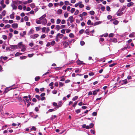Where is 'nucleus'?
<instances>
[{"mask_svg":"<svg viewBox=\"0 0 135 135\" xmlns=\"http://www.w3.org/2000/svg\"><path fill=\"white\" fill-rule=\"evenodd\" d=\"M85 33L88 35H89V30L88 29H87L85 31Z\"/></svg>","mask_w":135,"mask_h":135,"instance_id":"72a5a7b5","label":"nucleus"},{"mask_svg":"<svg viewBox=\"0 0 135 135\" xmlns=\"http://www.w3.org/2000/svg\"><path fill=\"white\" fill-rule=\"evenodd\" d=\"M78 96H76L74 97L72 99V100L73 101H75L78 98Z\"/></svg>","mask_w":135,"mask_h":135,"instance_id":"2f4dec72","label":"nucleus"},{"mask_svg":"<svg viewBox=\"0 0 135 135\" xmlns=\"http://www.w3.org/2000/svg\"><path fill=\"white\" fill-rule=\"evenodd\" d=\"M6 11L5 10H3L2 12V15L3 16H5L6 15Z\"/></svg>","mask_w":135,"mask_h":135,"instance_id":"c756f323","label":"nucleus"},{"mask_svg":"<svg viewBox=\"0 0 135 135\" xmlns=\"http://www.w3.org/2000/svg\"><path fill=\"white\" fill-rule=\"evenodd\" d=\"M10 25L9 24L6 25L4 27L6 28H10Z\"/></svg>","mask_w":135,"mask_h":135,"instance_id":"680f3d73","label":"nucleus"},{"mask_svg":"<svg viewBox=\"0 0 135 135\" xmlns=\"http://www.w3.org/2000/svg\"><path fill=\"white\" fill-rule=\"evenodd\" d=\"M43 21L42 22L43 24L44 25H45L47 23V20L46 18L43 19Z\"/></svg>","mask_w":135,"mask_h":135,"instance_id":"aec40b11","label":"nucleus"},{"mask_svg":"<svg viewBox=\"0 0 135 135\" xmlns=\"http://www.w3.org/2000/svg\"><path fill=\"white\" fill-rule=\"evenodd\" d=\"M93 123H91L90 124L89 126L90 128H91L93 127Z\"/></svg>","mask_w":135,"mask_h":135,"instance_id":"4d7b16f0","label":"nucleus"},{"mask_svg":"<svg viewBox=\"0 0 135 135\" xmlns=\"http://www.w3.org/2000/svg\"><path fill=\"white\" fill-rule=\"evenodd\" d=\"M11 6L13 8V9H17V7L16 5H14V4H13L11 5Z\"/></svg>","mask_w":135,"mask_h":135,"instance_id":"a211bd4d","label":"nucleus"},{"mask_svg":"<svg viewBox=\"0 0 135 135\" xmlns=\"http://www.w3.org/2000/svg\"><path fill=\"white\" fill-rule=\"evenodd\" d=\"M106 9L108 11H109L110 9V7L108 6H107L106 7Z\"/></svg>","mask_w":135,"mask_h":135,"instance_id":"864d4df0","label":"nucleus"},{"mask_svg":"<svg viewBox=\"0 0 135 135\" xmlns=\"http://www.w3.org/2000/svg\"><path fill=\"white\" fill-rule=\"evenodd\" d=\"M122 82H123V83H121V85H124V84H126L128 82L127 81V79H126L123 80H122Z\"/></svg>","mask_w":135,"mask_h":135,"instance_id":"9b49d317","label":"nucleus"},{"mask_svg":"<svg viewBox=\"0 0 135 135\" xmlns=\"http://www.w3.org/2000/svg\"><path fill=\"white\" fill-rule=\"evenodd\" d=\"M35 97L37 98L38 100H40L41 97L40 96L38 95H36L35 96Z\"/></svg>","mask_w":135,"mask_h":135,"instance_id":"5701e85b","label":"nucleus"},{"mask_svg":"<svg viewBox=\"0 0 135 135\" xmlns=\"http://www.w3.org/2000/svg\"><path fill=\"white\" fill-rule=\"evenodd\" d=\"M2 38L4 40H6L7 38V36L5 35H3L2 36Z\"/></svg>","mask_w":135,"mask_h":135,"instance_id":"a19ab883","label":"nucleus"},{"mask_svg":"<svg viewBox=\"0 0 135 135\" xmlns=\"http://www.w3.org/2000/svg\"><path fill=\"white\" fill-rule=\"evenodd\" d=\"M89 13L91 15H93L95 14V12L93 11H91Z\"/></svg>","mask_w":135,"mask_h":135,"instance_id":"c85d7f7f","label":"nucleus"},{"mask_svg":"<svg viewBox=\"0 0 135 135\" xmlns=\"http://www.w3.org/2000/svg\"><path fill=\"white\" fill-rule=\"evenodd\" d=\"M134 32L132 33L131 34L129 35V36L131 37H132L134 36Z\"/></svg>","mask_w":135,"mask_h":135,"instance_id":"412c9836","label":"nucleus"},{"mask_svg":"<svg viewBox=\"0 0 135 135\" xmlns=\"http://www.w3.org/2000/svg\"><path fill=\"white\" fill-rule=\"evenodd\" d=\"M55 110V109H49L48 111L49 112H51L53 111H54Z\"/></svg>","mask_w":135,"mask_h":135,"instance_id":"052dcab7","label":"nucleus"},{"mask_svg":"<svg viewBox=\"0 0 135 135\" xmlns=\"http://www.w3.org/2000/svg\"><path fill=\"white\" fill-rule=\"evenodd\" d=\"M65 4L66 5H68L69 4V2L68 1H66L64 2Z\"/></svg>","mask_w":135,"mask_h":135,"instance_id":"5fc2aeb1","label":"nucleus"},{"mask_svg":"<svg viewBox=\"0 0 135 135\" xmlns=\"http://www.w3.org/2000/svg\"><path fill=\"white\" fill-rule=\"evenodd\" d=\"M113 23L114 25H117L118 23V22L117 20H115L113 22Z\"/></svg>","mask_w":135,"mask_h":135,"instance_id":"79ce46f5","label":"nucleus"},{"mask_svg":"<svg viewBox=\"0 0 135 135\" xmlns=\"http://www.w3.org/2000/svg\"><path fill=\"white\" fill-rule=\"evenodd\" d=\"M79 11L77 9L76 10L74 13V15H77L79 13Z\"/></svg>","mask_w":135,"mask_h":135,"instance_id":"13d9d810","label":"nucleus"},{"mask_svg":"<svg viewBox=\"0 0 135 135\" xmlns=\"http://www.w3.org/2000/svg\"><path fill=\"white\" fill-rule=\"evenodd\" d=\"M34 32V31L33 29H31L28 33V35H31L33 34Z\"/></svg>","mask_w":135,"mask_h":135,"instance_id":"39448f33","label":"nucleus"},{"mask_svg":"<svg viewBox=\"0 0 135 135\" xmlns=\"http://www.w3.org/2000/svg\"><path fill=\"white\" fill-rule=\"evenodd\" d=\"M53 105L54 106L56 107L57 108H59L58 105L56 103L54 102L53 103Z\"/></svg>","mask_w":135,"mask_h":135,"instance_id":"b1692460","label":"nucleus"},{"mask_svg":"<svg viewBox=\"0 0 135 135\" xmlns=\"http://www.w3.org/2000/svg\"><path fill=\"white\" fill-rule=\"evenodd\" d=\"M101 23V22L100 21H99L98 22H96L94 23V26H95L97 25H98L100 24Z\"/></svg>","mask_w":135,"mask_h":135,"instance_id":"ddd939ff","label":"nucleus"},{"mask_svg":"<svg viewBox=\"0 0 135 135\" xmlns=\"http://www.w3.org/2000/svg\"><path fill=\"white\" fill-rule=\"evenodd\" d=\"M40 79V77L39 76H37L35 78V80L36 81H38Z\"/></svg>","mask_w":135,"mask_h":135,"instance_id":"4be33fe9","label":"nucleus"},{"mask_svg":"<svg viewBox=\"0 0 135 135\" xmlns=\"http://www.w3.org/2000/svg\"><path fill=\"white\" fill-rule=\"evenodd\" d=\"M56 28H57V30L58 31L60 29V26L59 25H57L56 26Z\"/></svg>","mask_w":135,"mask_h":135,"instance_id":"bb28decb","label":"nucleus"},{"mask_svg":"<svg viewBox=\"0 0 135 135\" xmlns=\"http://www.w3.org/2000/svg\"><path fill=\"white\" fill-rule=\"evenodd\" d=\"M83 61H80L79 59L76 61V63L78 65H81L82 64H83L84 65L86 64L85 63H83Z\"/></svg>","mask_w":135,"mask_h":135,"instance_id":"7ed1b4c3","label":"nucleus"},{"mask_svg":"<svg viewBox=\"0 0 135 135\" xmlns=\"http://www.w3.org/2000/svg\"><path fill=\"white\" fill-rule=\"evenodd\" d=\"M84 31V30L83 29H81L79 31V33L80 34H81L83 33Z\"/></svg>","mask_w":135,"mask_h":135,"instance_id":"4c0bfd02","label":"nucleus"},{"mask_svg":"<svg viewBox=\"0 0 135 135\" xmlns=\"http://www.w3.org/2000/svg\"><path fill=\"white\" fill-rule=\"evenodd\" d=\"M69 36L70 37L73 38L74 37V36L73 33H70L69 34Z\"/></svg>","mask_w":135,"mask_h":135,"instance_id":"ea45409f","label":"nucleus"},{"mask_svg":"<svg viewBox=\"0 0 135 135\" xmlns=\"http://www.w3.org/2000/svg\"><path fill=\"white\" fill-rule=\"evenodd\" d=\"M22 48L21 51H24L26 49L25 46V47H22Z\"/></svg>","mask_w":135,"mask_h":135,"instance_id":"49530a36","label":"nucleus"},{"mask_svg":"<svg viewBox=\"0 0 135 135\" xmlns=\"http://www.w3.org/2000/svg\"><path fill=\"white\" fill-rule=\"evenodd\" d=\"M14 13L13 12V13L10 15V17L11 19H13L14 18Z\"/></svg>","mask_w":135,"mask_h":135,"instance_id":"dca6fc26","label":"nucleus"},{"mask_svg":"<svg viewBox=\"0 0 135 135\" xmlns=\"http://www.w3.org/2000/svg\"><path fill=\"white\" fill-rule=\"evenodd\" d=\"M62 13V10L61 9H59L57 11V13L58 14H61Z\"/></svg>","mask_w":135,"mask_h":135,"instance_id":"f3484780","label":"nucleus"},{"mask_svg":"<svg viewBox=\"0 0 135 135\" xmlns=\"http://www.w3.org/2000/svg\"><path fill=\"white\" fill-rule=\"evenodd\" d=\"M50 44L52 46H54L55 44V41H54L53 40L51 42Z\"/></svg>","mask_w":135,"mask_h":135,"instance_id":"a878e982","label":"nucleus"},{"mask_svg":"<svg viewBox=\"0 0 135 135\" xmlns=\"http://www.w3.org/2000/svg\"><path fill=\"white\" fill-rule=\"evenodd\" d=\"M53 85H54V83L53 82H51L49 84V86H51L50 88L51 89H53V88H54Z\"/></svg>","mask_w":135,"mask_h":135,"instance_id":"4468645a","label":"nucleus"},{"mask_svg":"<svg viewBox=\"0 0 135 135\" xmlns=\"http://www.w3.org/2000/svg\"><path fill=\"white\" fill-rule=\"evenodd\" d=\"M31 129V130L34 131H36V128L34 126L32 127Z\"/></svg>","mask_w":135,"mask_h":135,"instance_id":"bf43d9fd","label":"nucleus"},{"mask_svg":"<svg viewBox=\"0 0 135 135\" xmlns=\"http://www.w3.org/2000/svg\"><path fill=\"white\" fill-rule=\"evenodd\" d=\"M75 112L77 113L78 114L80 112V109H77L76 110Z\"/></svg>","mask_w":135,"mask_h":135,"instance_id":"69168bd1","label":"nucleus"},{"mask_svg":"<svg viewBox=\"0 0 135 135\" xmlns=\"http://www.w3.org/2000/svg\"><path fill=\"white\" fill-rule=\"evenodd\" d=\"M73 17L72 16H71L70 17H69V18L67 20V21H70V22L71 23L73 22L74 21V20L73 19Z\"/></svg>","mask_w":135,"mask_h":135,"instance_id":"f257e3e1","label":"nucleus"},{"mask_svg":"<svg viewBox=\"0 0 135 135\" xmlns=\"http://www.w3.org/2000/svg\"><path fill=\"white\" fill-rule=\"evenodd\" d=\"M64 85V84L63 83L61 82H60L59 83V87L60 86L61 87L62 86Z\"/></svg>","mask_w":135,"mask_h":135,"instance_id":"6e6d98bb","label":"nucleus"},{"mask_svg":"<svg viewBox=\"0 0 135 135\" xmlns=\"http://www.w3.org/2000/svg\"><path fill=\"white\" fill-rule=\"evenodd\" d=\"M133 4V2H131L128 4L127 6L128 7H129L130 6H132Z\"/></svg>","mask_w":135,"mask_h":135,"instance_id":"f8f14e48","label":"nucleus"},{"mask_svg":"<svg viewBox=\"0 0 135 135\" xmlns=\"http://www.w3.org/2000/svg\"><path fill=\"white\" fill-rule=\"evenodd\" d=\"M22 54V53H20L18 52H17L15 54V56H18L19 55H20Z\"/></svg>","mask_w":135,"mask_h":135,"instance_id":"393cba45","label":"nucleus"},{"mask_svg":"<svg viewBox=\"0 0 135 135\" xmlns=\"http://www.w3.org/2000/svg\"><path fill=\"white\" fill-rule=\"evenodd\" d=\"M61 20L60 19H58L57 20L56 23L59 24L61 22Z\"/></svg>","mask_w":135,"mask_h":135,"instance_id":"f704fd0d","label":"nucleus"},{"mask_svg":"<svg viewBox=\"0 0 135 135\" xmlns=\"http://www.w3.org/2000/svg\"><path fill=\"white\" fill-rule=\"evenodd\" d=\"M10 48L12 49H16L18 48L17 46L16 45H10Z\"/></svg>","mask_w":135,"mask_h":135,"instance_id":"6e6552de","label":"nucleus"},{"mask_svg":"<svg viewBox=\"0 0 135 135\" xmlns=\"http://www.w3.org/2000/svg\"><path fill=\"white\" fill-rule=\"evenodd\" d=\"M46 14H44L41 17L39 18L40 20H42L44 18L46 17Z\"/></svg>","mask_w":135,"mask_h":135,"instance_id":"2eb2a0df","label":"nucleus"},{"mask_svg":"<svg viewBox=\"0 0 135 135\" xmlns=\"http://www.w3.org/2000/svg\"><path fill=\"white\" fill-rule=\"evenodd\" d=\"M24 19L25 21H28V17L27 16H26L24 17Z\"/></svg>","mask_w":135,"mask_h":135,"instance_id":"58836bf2","label":"nucleus"},{"mask_svg":"<svg viewBox=\"0 0 135 135\" xmlns=\"http://www.w3.org/2000/svg\"><path fill=\"white\" fill-rule=\"evenodd\" d=\"M46 37V35L45 34H43L41 37V38H43Z\"/></svg>","mask_w":135,"mask_h":135,"instance_id":"09e8293b","label":"nucleus"},{"mask_svg":"<svg viewBox=\"0 0 135 135\" xmlns=\"http://www.w3.org/2000/svg\"><path fill=\"white\" fill-rule=\"evenodd\" d=\"M57 91L56 90H53L52 91V93L54 94H56L57 93Z\"/></svg>","mask_w":135,"mask_h":135,"instance_id":"338daca9","label":"nucleus"},{"mask_svg":"<svg viewBox=\"0 0 135 135\" xmlns=\"http://www.w3.org/2000/svg\"><path fill=\"white\" fill-rule=\"evenodd\" d=\"M59 38L57 36H56L55 38V41L56 42H58L59 41Z\"/></svg>","mask_w":135,"mask_h":135,"instance_id":"774afa93","label":"nucleus"},{"mask_svg":"<svg viewBox=\"0 0 135 135\" xmlns=\"http://www.w3.org/2000/svg\"><path fill=\"white\" fill-rule=\"evenodd\" d=\"M64 36V35L63 34L59 33L57 34L56 36H57L59 38H62Z\"/></svg>","mask_w":135,"mask_h":135,"instance_id":"1a4fd4ad","label":"nucleus"},{"mask_svg":"<svg viewBox=\"0 0 135 135\" xmlns=\"http://www.w3.org/2000/svg\"><path fill=\"white\" fill-rule=\"evenodd\" d=\"M34 38H37L39 36V35L37 34H36L33 35Z\"/></svg>","mask_w":135,"mask_h":135,"instance_id":"cd10ccee","label":"nucleus"},{"mask_svg":"<svg viewBox=\"0 0 135 135\" xmlns=\"http://www.w3.org/2000/svg\"><path fill=\"white\" fill-rule=\"evenodd\" d=\"M22 42H21L18 43L17 46L19 48H21L22 47H25V46L22 44Z\"/></svg>","mask_w":135,"mask_h":135,"instance_id":"20e7f679","label":"nucleus"},{"mask_svg":"<svg viewBox=\"0 0 135 135\" xmlns=\"http://www.w3.org/2000/svg\"><path fill=\"white\" fill-rule=\"evenodd\" d=\"M109 41L110 42H113L114 43L117 42V39L115 38L111 39L109 40Z\"/></svg>","mask_w":135,"mask_h":135,"instance_id":"423d86ee","label":"nucleus"},{"mask_svg":"<svg viewBox=\"0 0 135 135\" xmlns=\"http://www.w3.org/2000/svg\"><path fill=\"white\" fill-rule=\"evenodd\" d=\"M31 7L32 8H34L35 7V4L34 3H32L30 5Z\"/></svg>","mask_w":135,"mask_h":135,"instance_id":"37998d69","label":"nucleus"},{"mask_svg":"<svg viewBox=\"0 0 135 135\" xmlns=\"http://www.w3.org/2000/svg\"><path fill=\"white\" fill-rule=\"evenodd\" d=\"M75 9L74 8H72L71 9L70 12L71 13H73L75 11Z\"/></svg>","mask_w":135,"mask_h":135,"instance_id":"473e14b6","label":"nucleus"},{"mask_svg":"<svg viewBox=\"0 0 135 135\" xmlns=\"http://www.w3.org/2000/svg\"><path fill=\"white\" fill-rule=\"evenodd\" d=\"M116 64L115 63H113L112 64H111L109 66L110 67H112L114 65H115Z\"/></svg>","mask_w":135,"mask_h":135,"instance_id":"8fccbe9b","label":"nucleus"},{"mask_svg":"<svg viewBox=\"0 0 135 135\" xmlns=\"http://www.w3.org/2000/svg\"><path fill=\"white\" fill-rule=\"evenodd\" d=\"M63 44L64 47H67L69 45V43L68 42L66 41H64L62 42Z\"/></svg>","mask_w":135,"mask_h":135,"instance_id":"f03ea898","label":"nucleus"},{"mask_svg":"<svg viewBox=\"0 0 135 135\" xmlns=\"http://www.w3.org/2000/svg\"><path fill=\"white\" fill-rule=\"evenodd\" d=\"M126 6H124L121 9L120 11V12H121L123 11L126 8Z\"/></svg>","mask_w":135,"mask_h":135,"instance_id":"6ab92c4d","label":"nucleus"},{"mask_svg":"<svg viewBox=\"0 0 135 135\" xmlns=\"http://www.w3.org/2000/svg\"><path fill=\"white\" fill-rule=\"evenodd\" d=\"M91 22V20H89L87 22V24L88 25H89L90 24Z\"/></svg>","mask_w":135,"mask_h":135,"instance_id":"e2e57ef3","label":"nucleus"},{"mask_svg":"<svg viewBox=\"0 0 135 135\" xmlns=\"http://www.w3.org/2000/svg\"><path fill=\"white\" fill-rule=\"evenodd\" d=\"M97 91L95 90L93 91V95H95L97 94Z\"/></svg>","mask_w":135,"mask_h":135,"instance_id":"de8ad7c7","label":"nucleus"},{"mask_svg":"<svg viewBox=\"0 0 135 135\" xmlns=\"http://www.w3.org/2000/svg\"><path fill=\"white\" fill-rule=\"evenodd\" d=\"M112 18V17L111 15H108L107 16V18L109 20L111 19Z\"/></svg>","mask_w":135,"mask_h":135,"instance_id":"0e129e2a","label":"nucleus"},{"mask_svg":"<svg viewBox=\"0 0 135 135\" xmlns=\"http://www.w3.org/2000/svg\"><path fill=\"white\" fill-rule=\"evenodd\" d=\"M97 113L96 112H94L92 114V115L93 116H96L97 115Z\"/></svg>","mask_w":135,"mask_h":135,"instance_id":"3c124183","label":"nucleus"},{"mask_svg":"<svg viewBox=\"0 0 135 135\" xmlns=\"http://www.w3.org/2000/svg\"><path fill=\"white\" fill-rule=\"evenodd\" d=\"M108 36L109 37H113L114 36V34L112 33H111L109 34Z\"/></svg>","mask_w":135,"mask_h":135,"instance_id":"7c9ffc66","label":"nucleus"},{"mask_svg":"<svg viewBox=\"0 0 135 135\" xmlns=\"http://www.w3.org/2000/svg\"><path fill=\"white\" fill-rule=\"evenodd\" d=\"M105 7L104 6L100 8V9H101V10L103 11H104V10H105Z\"/></svg>","mask_w":135,"mask_h":135,"instance_id":"c9c22d12","label":"nucleus"},{"mask_svg":"<svg viewBox=\"0 0 135 135\" xmlns=\"http://www.w3.org/2000/svg\"><path fill=\"white\" fill-rule=\"evenodd\" d=\"M26 58V57L25 56H21L20 57V59H24Z\"/></svg>","mask_w":135,"mask_h":135,"instance_id":"c03bdc74","label":"nucleus"},{"mask_svg":"<svg viewBox=\"0 0 135 135\" xmlns=\"http://www.w3.org/2000/svg\"><path fill=\"white\" fill-rule=\"evenodd\" d=\"M62 102L61 101H60L58 103V106H59V107H61V105H62Z\"/></svg>","mask_w":135,"mask_h":135,"instance_id":"e433bc0d","label":"nucleus"},{"mask_svg":"<svg viewBox=\"0 0 135 135\" xmlns=\"http://www.w3.org/2000/svg\"><path fill=\"white\" fill-rule=\"evenodd\" d=\"M46 29V28L45 27H43L42 28V32H44L45 31V30Z\"/></svg>","mask_w":135,"mask_h":135,"instance_id":"a18cd8bd","label":"nucleus"},{"mask_svg":"<svg viewBox=\"0 0 135 135\" xmlns=\"http://www.w3.org/2000/svg\"><path fill=\"white\" fill-rule=\"evenodd\" d=\"M79 7L80 8H82L84 7V4H82L81 2H79Z\"/></svg>","mask_w":135,"mask_h":135,"instance_id":"9d476101","label":"nucleus"},{"mask_svg":"<svg viewBox=\"0 0 135 135\" xmlns=\"http://www.w3.org/2000/svg\"><path fill=\"white\" fill-rule=\"evenodd\" d=\"M12 27L14 28H17L18 27V25L17 23H13L12 25Z\"/></svg>","mask_w":135,"mask_h":135,"instance_id":"0eeeda50","label":"nucleus"},{"mask_svg":"<svg viewBox=\"0 0 135 135\" xmlns=\"http://www.w3.org/2000/svg\"><path fill=\"white\" fill-rule=\"evenodd\" d=\"M68 13H65L64 14V16L65 18H67L68 17Z\"/></svg>","mask_w":135,"mask_h":135,"instance_id":"603ef678","label":"nucleus"}]
</instances>
